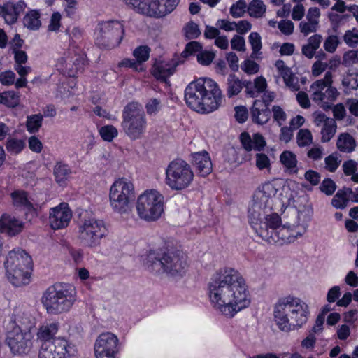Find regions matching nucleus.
Masks as SVG:
<instances>
[{
  "label": "nucleus",
  "instance_id": "obj_1",
  "mask_svg": "<svg viewBox=\"0 0 358 358\" xmlns=\"http://www.w3.org/2000/svg\"><path fill=\"white\" fill-rule=\"evenodd\" d=\"M209 297L213 306L222 313H237L250 303L245 281L238 271L221 268L210 278Z\"/></svg>",
  "mask_w": 358,
  "mask_h": 358
},
{
  "label": "nucleus",
  "instance_id": "obj_2",
  "mask_svg": "<svg viewBox=\"0 0 358 358\" xmlns=\"http://www.w3.org/2000/svg\"><path fill=\"white\" fill-rule=\"evenodd\" d=\"M184 98L187 106L197 113L207 114L217 110L222 103L218 84L210 78H200L186 87Z\"/></svg>",
  "mask_w": 358,
  "mask_h": 358
},
{
  "label": "nucleus",
  "instance_id": "obj_3",
  "mask_svg": "<svg viewBox=\"0 0 358 358\" xmlns=\"http://www.w3.org/2000/svg\"><path fill=\"white\" fill-rule=\"evenodd\" d=\"M143 266L154 274L182 275L187 266L186 257L182 252L168 248L150 250L143 259Z\"/></svg>",
  "mask_w": 358,
  "mask_h": 358
},
{
  "label": "nucleus",
  "instance_id": "obj_4",
  "mask_svg": "<svg viewBox=\"0 0 358 358\" xmlns=\"http://www.w3.org/2000/svg\"><path fill=\"white\" fill-rule=\"evenodd\" d=\"M59 329L55 322H45L38 329L37 339L43 342L38 358H76L75 347L64 338H54Z\"/></svg>",
  "mask_w": 358,
  "mask_h": 358
},
{
  "label": "nucleus",
  "instance_id": "obj_5",
  "mask_svg": "<svg viewBox=\"0 0 358 358\" xmlns=\"http://www.w3.org/2000/svg\"><path fill=\"white\" fill-rule=\"evenodd\" d=\"M6 274L15 287L28 285L33 271L31 257L23 249L15 248L10 251L4 262Z\"/></svg>",
  "mask_w": 358,
  "mask_h": 358
},
{
  "label": "nucleus",
  "instance_id": "obj_6",
  "mask_svg": "<svg viewBox=\"0 0 358 358\" xmlns=\"http://www.w3.org/2000/svg\"><path fill=\"white\" fill-rule=\"evenodd\" d=\"M121 127L125 135L131 141L143 137L146 133L148 122L145 112L137 102H129L122 113Z\"/></svg>",
  "mask_w": 358,
  "mask_h": 358
},
{
  "label": "nucleus",
  "instance_id": "obj_7",
  "mask_svg": "<svg viewBox=\"0 0 358 358\" xmlns=\"http://www.w3.org/2000/svg\"><path fill=\"white\" fill-rule=\"evenodd\" d=\"M108 234V229L103 220L93 217H84L78 224V238L85 248H96Z\"/></svg>",
  "mask_w": 358,
  "mask_h": 358
},
{
  "label": "nucleus",
  "instance_id": "obj_8",
  "mask_svg": "<svg viewBox=\"0 0 358 358\" xmlns=\"http://www.w3.org/2000/svg\"><path fill=\"white\" fill-rule=\"evenodd\" d=\"M125 36L123 22L117 20L98 23L95 43L102 49L111 50L119 47Z\"/></svg>",
  "mask_w": 358,
  "mask_h": 358
},
{
  "label": "nucleus",
  "instance_id": "obj_9",
  "mask_svg": "<svg viewBox=\"0 0 358 358\" xmlns=\"http://www.w3.org/2000/svg\"><path fill=\"white\" fill-rule=\"evenodd\" d=\"M164 197L157 190H146L141 194L136 202L138 216L143 220H157L164 213Z\"/></svg>",
  "mask_w": 358,
  "mask_h": 358
},
{
  "label": "nucleus",
  "instance_id": "obj_10",
  "mask_svg": "<svg viewBox=\"0 0 358 358\" xmlns=\"http://www.w3.org/2000/svg\"><path fill=\"white\" fill-rule=\"evenodd\" d=\"M165 182L172 190H183L188 187L194 178L189 164L180 158L172 160L165 171Z\"/></svg>",
  "mask_w": 358,
  "mask_h": 358
},
{
  "label": "nucleus",
  "instance_id": "obj_11",
  "mask_svg": "<svg viewBox=\"0 0 358 358\" xmlns=\"http://www.w3.org/2000/svg\"><path fill=\"white\" fill-rule=\"evenodd\" d=\"M43 306L50 313L55 310V313H64L69 310L73 305L72 296L66 289V285L57 282L50 286L42 297Z\"/></svg>",
  "mask_w": 358,
  "mask_h": 358
},
{
  "label": "nucleus",
  "instance_id": "obj_12",
  "mask_svg": "<svg viewBox=\"0 0 358 358\" xmlns=\"http://www.w3.org/2000/svg\"><path fill=\"white\" fill-rule=\"evenodd\" d=\"M109 198L115 212L121 215L127 213L135 198L133 184L124 178L116 180L110 187Z\"/></svg>",
  "mask_w": 358,
  "mask_h": 358
},
{
  "label": "nucleus",
  "instance_id": "obj_13",
  "mask_svg": "<svg viewBox=\"0 0 358 358\" xmlns=\"http://www.w3.org/2000/svg\"><path fill=\"white\" fill-rule=\"evenodd\" d=\"M7 325L6 341L10 351L14 355H25L33 348V335L30 330H22L15 322L8 320Z\"/></svg>",
  "mask_w": 358,
  "mask_h": 358
},
{
  "label": "nucleus",
  "instance_id": "obj_14",
  "mask_svg": "<svg viewBox=\"0 0 358 358\" xmlns=\"http://www.w3.org/2000/svg\"><path fill=\"white\" fill-rule=\"evenodd\" d=\"M136 12L146 16L159 18L171 13L179 0H123Z\"/></svg>",
  "mask_w": 358,
  "mask_h": 358
},
{
  "label": "nucleus",
  "instance_id": "obj_15",
  "mask_svg": "<svg viewBox=\"0 0 358 358\" xmlns=\"http://www.w3.org/2000/svg\"><path fill=\"white\" fill-rule=\"evenodd\" d=\"M117 336L106 332L100 334L94 343L96 358H114L118 352Z\"/></svg>",
  "mask_w": 358,
  "mask_h": 358
},
{
  "label": "nucleus",
  "instance_id": "obj_16",
  "mask_svg": "<svg viewBox=\"0 0 358 358\" xmlns=\"http://www.w3.org/2000/svg\"><path fill=\"white\" fill-rule=\"evenodd\" d=\"M71 217L72 211L68 203H61L50 210V226L54 230L66 228L69 224Z\"/></svg>",
  "mask_w": 358,
  "mask_h": 358
},
{
  "label": "nucleus",
  "instance_id": "obj_17",
  "mask_svg": "<svg viewBox=\"0 0 358 358\" xmlns=\"http://www.w3.org/2000/svg\"><path fill=\"white\" fill-rule=\"evenodd\" d=\"M262 233L263 235L262 240L269 244L278 245L293 243L298 237L302 236L301 233L296 232L294 228H291L290 226L286 224L282 225L273 235H268L267 231H263Z\"/></svg>",
  "mask_w": 358,
  "mask_h": 358
},
{
  "label": "nucleus",
  "instance_id": "obj_18",
  "mask_svg": "<svg viewBox=\"0 0 358 358\" xmlns=\"http://www.w3.org/2000/svg\"><path fill=\"white\" fill-rule=\"evenodd\" d=\"M309 313L308 306L299 298L288 295L280 298L275 303L273 313Z\"/></svg>",
  "mask_w": 358,
  "mask_h": 358
},
{
  "label": "nucleus",
  "instance_id": "obj_19",
  "mask_svg": "<svg viewBox=\"0 0 358 358\" xmlns=\"http://www.w3.org/2000/svg\"><path fill=\"white\" fill-rule=\"evenodd\" d=\"M13 207L24 213L26 219L37 216V209L29 199V193L24 189H15L10 194Z\"/></svg>",
  "mask_w": 358,
  "mask_h": 358
},
{
  "label": "nucleus",
  "instance_id": "obj_20",
  "mask_svg": "<svg viewBox=\"0 0 358 358\" xmlns=\"http://www.w3.org/2000/svg\"><path fill=\"white\" fill-rule=\"evenodd\" d=\"M191 158L192 166L199 176L205 178L212 172L213 163L207 151L193 152Z\"/></svg>",
  "mask_w": 358,
  "mask_h": 358
},
{
  "label": "nucleus",
  "instance_id": "obj_21",
  "mask_svg": "<svg viewBox=\"0 0 358 358\" xmlns=\"http://www.w3.org/2000/svg\"><path fill=\"white\" fill-rule=\"evenodd\" d=\"M268 206L264 205H260L258 201H253V203L248 209V222L251 227L255 231L257 235L262 238L263 235L262 234L263 231H266V229H261L263 226V217L262 215V210L267 208Z\"/></svg>",
  "mask_w": 358,
  "mask_h": 358
},
{
  "label": "nucleus",
  "instance_id": "obj_22",
  "mask_svg": "<svg viewBox=\"0 0 358 358\" xmlns=\"http://www.w3.org/2000/svg\"><path fill=\"white\" fill-rule=\"evenodd\" d=\"M22 221L11 215L3 213L0 217V232L10 236L19 234L24 229Z\"/></svg>",
  "mask_w": 358,
  "mask_h": 358
},
{
  "label": "nucleus",
  "instance_id": "obj_23",
  "mask_svg": "<svg viewBox=\"0 0 358 358\" xmlns=\"http://www.w3.org/2000/svg\"><path fill=\"white\" fill-rule=\"evenodd\" d=\"M177 64L176 62H156L152 67L151 73L157 80L166 82L175 73Z\"/></svg>",
  "mask_w": 358,
  "mask_h": 358
},
{
  "label": "nucleus",
  "instance_id": "obj_24",
  "mask_svg": "<svg viewBox=\"0 0 358 358\" xmlns=\"http://www.w3.org/2000/svg\"><path fill=\"white\" fill-rule=\"evenodd\" d=\"M251 120L254 124L264 125L268 122L271 117L269 107L262 105L259 101H254L250 108Z\"/></svg>",
  "mask_w": 358,
  "mask_h": 358
},
{
  "label": "nucleus",
  "instance_id": "obj_25",
  "mask_svg": "<svg viewBox=\"0 0 358 358\" xmlns=\"http://www.w3.org/2000/svg\"><path fill=\"white\" fill-rule=\"evenodd\" d=\"M278 191V188L273 182H266L255 192L253 201L269 207V200L276 195Z\"/></svg>",
  "mask_w": 358,
  "mask_h": 358
},
{
  "label": "nucleus",
  "instance_id": "obj_26",
  "mask_svg": "<svg viewBox=\"0 0 358 358\" xmlns=\"http://www.w3.org/2000/svg\"><path fill=\"white\" fill-rule=\"evenodd\" d=\"M338 95L339 92L338 90L331 85L329 86L323 93L314 92L313 99L315 101H320V108L325 111H328L332 108L333 103L336 100Z\"/></svg>",
  "mask_w": 358,
  "mask_h": 358
},
{
  "label": "nucleus",
  "instance_id": "obj_27",
  "mask_svg": "<svg viewBox=\"0 0 358 358\" xmlns=\"http://www.w3.org/2000/svg\"><path fill=\"white\" fill-rule=\"evenodd\" d=\"M26 6L25 2L22 0H20L15 3L10 1L5 3L2 17L6 23L10 25L15 24L20 13L25 9Z\"/></svg>",
  "mask_w": 358,
  "mask_h": 358
},
{
  "label": "nucleus",
  "instance_id": "obj_28",
  "mask_svg": "<svg viewBox=\"0 0 358 358\" xmlns=\"http://www.w3.org/2000/svg\"><path fill=\"white\" fill-rule=\"evenodd\" d=\"M73 173L71 166L66 162L59 160L53 166V176L55 182L60 187H66Z\"/></svg>",
  "mask_w": 358,
  "mask_h": 358
},
{
  "label": "nucleus",
  "instance_id": "obj_29",
  "mask_svg": "<svg viewBox=\"0 0 358 358\" xmlns=\"http://www.w3.org/2000/svg\"><path fill=\"white\" fill-rule=\"evenodd\" d=\"M243 89V81L235 73H230L227 79L226 94L228 98L238 95Z\"/></svg>",
  "mask_w": 358,
  "mask_h": 358
},
{
  "label": "nucleus",
  "instance_id": "obj_30",
  "mask_svg": "<svg viewBox=\"0 0 358 358\" xmlns=\"http://www.w3.org/2000/svg\"><path fill=\"white\" fill-rule=\"evenodd\" d=\"M299 320L300 322L294 324L289 322V319L287 318V315H275V322L277 326L280 330L285 331H288L295 327H301L306 322V315H299Z\"/></svg>",
  "mask_w": 358,
  "mask_h": 358
},
{
  "label": "nucleus",
  "instance_id": "obj_31",
  "mask_svg": "<svg viewBox=\"0 0 358 358\" xmlns=\"http://www.w3.org/2000/svg\"><path fill=\"white\" fill-rule=\"evenodd\" d=\"M23 24L29 30L36 31L41 27V13L38 10H29L23 17Z\"/></svg>",
  "mask_w": 358,
  "mask_h": 358
},
{
  "label": "nucleus",
  "instance_id": "obj_32",
  "mask_svg": "<svg viewBox=\"0 0 358 358\" xmlns=\"http://www.w3.org/2000/svg\"><path fill=\"white\" fill-rule=\"evenodd\" d=\"M336 147L342 152L350 153L355 150L356 142L350 134L342 133L338 137Z\"/></svg>",
  "mask_w": 358,
  "mask_h": 358
},
{
  "label": "nucleus",
  "instance_id": "obj_33",
  "mask_svg": "<svg viewBox=\"0 0 358 358\" xmlns=\"http://www.w3.org/2000/svg\"><path fill=\"white\" fill-rule=\"evenodd\" d=\"M264 218L261 229H266L268 235H273L282 226L281 217L276 213L267 215Z\"/></svg>",
  "mask_w": 358,
  "mask_h": 358
},
{
  "label": "nucleus",
  "instance_id": "obj_34",
  "mask_svg": "<svg viewBox=\"0 0 358 358\" xmlns=\"http://www.w3.org/2000/svg\"><path fill=\"white\" fill-rule=\"evenodd\" d=\"M282 166L290 173H297V159L296 155L290 150H285L280 155Z\"/></svg>",
  "mask_w": 358,
  "mask_h": 358
},
{
  "label": "nucleus",
  "instance_id": "obj_35",
  "mask_svg": "<svg viewBox=\"0 0 358 358\" xmlns=\"http://www.w3.org/2000/svg\"><path fill=\"white\" fill-rule=\"evenodd\" d=\"M43 121V115L41 113L28 115L26 120V129L29 134L38 132Z\"/></svg>",
  "mask_w": 358,
  "mask_h": 358
},
{
  "label": "nucleus",
  "instance_id": "obj_36",
  "mask_svg": "<svg viewBox=\"0 0 358 358\" xmlns=\"http://www.w3.org/2000/svg\"><path fill=\"white\" fill-rule=\"evenodd\" d=\"M349 201L350 196L347 188L340 189L331 199V205L336 209H344Z\"/></svg>",
  "mask_w": 358,
  "mask_h": 358
},
{
  "label": "nucleus",
  "instance_id": "obj_37",
  "mask_svg": "<svg viewBox=\"0 0 358 358\" xmlns=\"http://www.w3.org/2000/svg\"><path fill=\"white\" fill-rule=\"evenodd\" d=\"M337 125L334 120H331L324 123L321 130V141L329 142L334 136L336 131Z\"/></svg>",
  "mask_w": 358,
  "mask_h": 358
},
{
  "label": "nucleus",
  "instance_id": "obj_38",
  "mask_svg": "<svg viewBox=\"0 0 358 358\" xmlns=\"http://www.w3.org/2000/svg\"><path fill=\"white\" fill-rule=\"evenodd\" d=\"M249 15L253 17H260L266 12V6L262 0H252L248 7Z\"/></svg>",
  "mask_w": 358,
  "mask_h": 358
},
{
  "label": "nucleus",
  "instance_id": "obj_39",
  "mask_svg": "<svg viewBox=\"0 0 358 358\" xmlns=\"http://www.w3.org/2000/svg\"><path fill=\"white\" fill-rule=\"evenodd\" d=\"M24 147L25 143L22 139L9 138L6 143V150L10 154H19L23 150Z\"/></svg>",
  "mask_w": 358,
  "mask_h": 358
},
{
  "label": "nucleus",
  "instance_id": "obj_40",
  "mask_svg": "<svg viewBox=\"0 0 358 358\" xmlns=\"http://www.w3.org/2000/svg\"><path fill=\"white\" fill-rule=\"evenodd\" d=\"M101 138L106 142H111L118 135L117 128L112 125L108 124L101 127L99 130Z\"/></svg>",
  "mask_w": 358,
  "mask_h": 358
},
{
  "label": "nucleus",
  "instance_id": "obj_41",
  "mask_svg": "<svg viewBox=\"0 0 358 358\" xmlns=\"http://www.w3.org/2000/svg\"><path fill=\"white\" fill-rule=\"evenodd\" d=\"M332 83V74L330 71H327L322 79L317 80L311 85V88L315 90L314 92L323 93V90L331 85Z\"/></svg>",
  "mask_w": 358,
  "mask_h": 358
},
{
  "label": "nucleus",
  "instance_id": "obj_42",
  "mask_svg": "<svg viewBox=\"0 0 358 358\" xmlns=\"http://www.w3.org/2000/svg\"><path fill=\"white\" fill-rule=\"evenodd\" d=\"M150 50L148 45H139L133 51V56L138 64H142L148 60Z\"/></svg>",
  "mask_w": 358,
  "mask_h": 358
},
{
  "label": "nucleus",
  "instance_id": "obj_43",
  "mask_svg": "<svg viewBox=\"0 0 358 358\" xmlns=\"http://www.w3.org/2000/svg\"><path fill=\"white\" fill-rule=\"evenodd\" d=\"M313 141V136L308 129H300L297 133L296 143L299 147L303 148L309 145Z\"/></svg>",
  "mask_w": 358,
  "mask_h": 358
},
{
  "label": "nucleus",
  "instance_id": "obj_44",
  "mask_svg": "<svg viewBox=\"0 0 358 358\" xmlns=\"http://www.w3.org/2000/svg\"><path fill=\"white\" fill-rule=\"evenodd\" d=\"M162 103L159 99H150L145 105L146 113L150 115H157L162 109Z\"/></svg>",
  "mask_w": 358,
  "mask_h": 358
},
{
  "label": "nucleus",
  "instance_id": "obj_45",
  "mask_svg": "<svg viewBox=\"0 0 358 358\" xmlns=\"http://www.w3.org/2000/svg\"><path fill=\"white\" fill-rule=\"evenodd\" d=\"M6 94L3 95V105L8 108H15L19 105L20 97L13 91H5Z\"/></svg>",
  "mask_w": 358,
  "mask_h": 358
},
{
  "label": "nucleus",
  "instance_id": "obj_46",
  "mask_svg": "<svg viewBox=\"0 0 358 358\" xmlns=\"http://www.w3.org/2000/svg\"><path fill=\"white\" fill-rule=\"evenodd\" d=\"M185 36L187 39H196L201 35L198 24L191 21L184 27Z\"/></svg>",
  "mask_w": 358,
  "mask_h": 358
},
{
  "label": "nucleus",
  "instance_id": "obj_47",
  "mask_svg": "<svg viewBox=\"0 0 358 358\" xmlns=\"http://www.w3.org/2000/svg\"><path fill=\"white\" fill-rule=\"evenodd\" d=\"M271 115L273 114V118L275 122H277L278 126H282L287 119V114L285 110L278 105L272 106L271 110Z\"/></svg>",
  "mask_w": 358,
  "mask_h": 358
},
{
  "label": "nucleus",
  "instance_id": "obj_48",
  "mask_svg": "<svg viewBox=\"0 0 358 358\" xmlns=\"http://www.w3.org/2000/svg\"><path fill=\"white\" fill-rule=\"evenodd\" d=\"M247 4L244 0H238L230 8V14L233 17H241L245 12Z\"/></svg>",
  "mask_w": 358,
  "mask_h": 358
},
{
  "label": "nucleus",
  "instance_id": "obj_49",
  "mask_svg": "<svg viewBox=\"0 0 358 358\" xmlns=\"http://www.w3.org/2000/svg\"><path fill=\"white\" fill-rule=\"evenodd\" d=\"M336 187L335 182L332 179L327 178L322 180L320 189L326 195L331 196L335 192Z\"/></svg>",
  "mask_w": 358,
  "mask_h": 358
},
{
  "label": "nucleus",
  "instance_id": "obj_50",
  "mask_svg": "<svg viewBox=\"0 0 358 358\" xmlns=\"http://www.w3.org/2000/svg\"><path fill=\"white\" fill-rule=\"evenodd\" d=\"M255 165L259 170L271 168V161L267 155L263 152L257 153L255 155Z\"/></svg>",
  "mask_w": 358,
  "mask_h": 358
},
{
  "label": "nucleus",
  "instance_id": "obj_51",
  "mask_svg": "<svg viewBox=\"0 0 358 358\" xmlns=\"http://www.w3.org/2000/svg\"><path fill=\"white\" fill-rule=\"evenodd\" d=\"M196 56L199 64L203 66H208L214 59L215 55L212 51L201 50Z\"/></svg>",
  "mask_w": 358,
  "mask_h": 358
},
{
  "label": "nucleus",
  "instance_id": "obj_52",
  "mask_svg": "<svg viewBox=\"0 0 358 358\" xmlns=\"http://www.w3.org/2000/svg\"><path fill=\"white\" fill-rule=\"evenodd\" d=\"M266 142L262 134L255 133L252 134V147L253 150L258 152L264 150Z\"/></svg>",
  "mask_w": 358,
  "mask_h": 358
},
{
  "label": "nucleus",
  "instance_id": "obj_53",
  "mask_svg": "<svg viewBox=\"0 0 358 358\" xmlns=\"http://www.w3.org/2000/svg\"><path fill=\"white\" fill-rule=\"evenodd\" d=\"M202 50V45L195 41H190L187 43L185 45V50L183 51V54L185 56L194 55L196 53H199Z\"/></svg>",
  "mask_w": 358,
  "mask_h": 358
},
{
  "label": "nucleus",
  "instance_id": "obj_54",
  "mask_svg": "<svg viewBox=\"0 0 358 358\" xmlns=\"http://www.w3.org/2000/svg\"><path fill=\"white\" fill-rule=\"evenodd\" d=\"M339 44V40L337 36L331 35L328 36L324 43V48L328 52L333 53L336 51Z\"/></svg>",
  "mask_w": 358,
  "mask_h": 358
},
{
  "label": "nucleus",
  "instance_id": "obj_55",
  "mask_svg": "<svg viewBox=\"0 0 358 358\" xmlns=\"http://www.w3.org/2000/svg\"><path fill=\"white\" fill-rule=\"evenodd\" d=\"M242 70L247 74L251 75L258 72L259 64L251 59H245L241 64Z\"/></svg>",
  "mask_w": 358,
  "mask_h": 358
},
{
  "label": "nucleus",
  "instance_id": "obj_56",
  "mask_svg": "<svg viewBox=\"0 0 358 358\" xmlns=\"http://www.w3.org/2000/svg\"><path fill=\"white\" fill-rule=\"evenodd\" d=\"M235 119L240 123L243 124L246 122L248 118V110L245 106H238L234 108Z\"/></svg>",
  "mask_w": 358,
  "mask_h": 358
},
{
  "label": "nucleus",
  "instance_id": "obj_57",
  "mask_svg": "<svg viewBox=\"0 0 358 358\" xmlns=\"http://www.w3.org/2000/svg\"><path fill=\"white\" fill-rule=\"evenodd\" d=\"M340 162L337 156L329 155L324 159L325 167L329 172H334L338 169Z\"/></svg>",
  "mask_w": 358,
  "mask_h": 358
},
{
  "label": "nucleus",
  "instance_id": "obj_58",
  "mask_svg": "<svg viewBox=\"0 0 358 358\" xmlns=\"http://www.w3.org/2000/svg\"><path fill=\"white\" fill-rule=\"evenodd\" d=\"M248 38L252 52L254 53L259 52L262 47L260 35L257 32H252Z\"/></svg>",
  "mask_w": 358,
  "mask_h": 358
},
{
  "label": "nucleus",
  "instance_id": "obj_59",
  "mask_svg": "<svg viewBox=\"0 0 358 358\" xmlns=\"http://www.w3.org/2000/svg\"><path fill=\"white\" fill-rule=\"evenodd\" d=\"M62 16L59 12H54L51 16L48 30L50 31H57L61 27Z\"/></svg>",
  "mask_w": 358,
  "mask_h": 358
},
{
  "label": "nucleus",
  "instance_id": "obj_60",
  "mask_svg": "<svg viewBox=\"0 0 358 358\" xmlns=\"http://www.w3.org/2000/svg\"><path fill=\"white\" fill-rule=\"evenodd\" d=\"M254 84L255 85H253V87H255L257 97L259 96V94L264 92L268 87L266 80L262 76H257L256 78H255Z\"/></svg>",
  "mask_w": 358,
  "mask_h": 358
},
{
  "label": "nucleus",
  "instance_id": "obj_61",
  "mask_svg": "<svg viewBox=\"0 0 358 358\" xmlns=\"http://www.w3.org/2000/svg\"><path fill=\"white\" fill-rule=\"evenodd\" d=\"M240 141L245 151L250 152L253 150L252 138H251L250 135L247 131L241 134Z\"/></svg>",
  "mask_w": 358,
  "mask_h": 358
},
{
  "label": "nucleus",
  "instance_id": "obj_62",
  "mask_svg": "<svg viewBox=\"0 0 358 358\" xmlns=\"http://www.w3.org/2000/svg\"><path fill=\"white\" fill-rule=\"evenodd\" d=\"M278 29L285 35L289 36L294 31V25L291 20H281L278 23Z\"/></svg>",
  "mask_w": 358,
  "mask_h": 358
},
{
  "label": "nucleus",
  "instance_id": "obj_63",
  "mask_svg": "<svg viewBox=\"0 0 358 358\" xmlns=\"http://www.w3.org/2000/svg\"><path fill=\"white\" fill-rule=\"evenodd\" d=\"M15 74L12 71H6L0 73V82L3 85H11L15 83Z\"/></svg>",
  "mask_w": 358,
  "mask_h": 358
},
{
  "label": "nucleus",
  "instance_id": "obj_64",
  "mask_svg": "<svg viewBox=\"0 0 358 358\" xmlns=\"http://www.w3.org/2000/svg\"><path fill=\"white\" fill-rule=\"evenodd\" d=\"M345 43L352 48H355L358 44V34H355L350 30L346 31L343 36Z\"/></svg>",
  "mask_w": 358,
  "mask_h": 358
}]
</instances>
